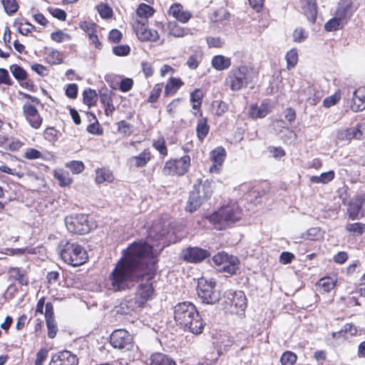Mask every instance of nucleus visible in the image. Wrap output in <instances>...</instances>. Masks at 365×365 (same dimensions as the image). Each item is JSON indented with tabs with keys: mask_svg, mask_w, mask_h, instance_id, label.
<instances>
[{
	"mask_svg": "<svg viewBox=\"0 0 365 365\" xmlns=\"http://www.w3.org/2000/svg\"><path fill=\"white\" fill-rule=\"evenodd\" d=\"M153 246L148 242H135L123 250V257L116 263L108 278V289L121 292L131 289L140 279V271L152 255Z\"/></svg>",
	"mask_w": 365,
	"mask_h": 365,
	"instance_id": "1",
	"label": "nucleus"
},
{
	"mask_svg": "<svg viewBox=\"0 0 365 365\" xmlns=\"http://www.w3.org/2000/svg\"><path fill=\"white\" fill-rule=\"evenodd\" d=\"M174 319L184 331L197 335L202 332L205 323L196 307L190 302H183L174 307Z\"/></svg>",
	"mask_w": 365,
	"mask_h": 365,
	"instance_id": "2",
	"label": "nucleus"
},
{
	"mask_svg": "<svg viewBox=\"0 0 365 365\" xmlns=\"http://www.w3.org/2000/svg\"><path fill=\"white\" fill-rule=\"evenodd\" d=\"M144 264V269L140 271L141 282L138 286L135 297L139 301V304L143 307L146 302L151 299L155 294V267L153 254L149 255V258Z\"/></svg>",
	"mask_w": 365,
	"mask_h": 365,
	"instance_id": "3",
	"label": "nucleus"
},
{
	"mask_svg": "<svg viewBox=\"0 0 365 365\" xmlns=\"http://www.w3.org/2000/svg\"><path fill=\"white\" fill-rule=\"evenodd\" d=\"M58 250L62 260L73 267L83 264L88 257L86 250L76 242L62 240Z\"/></svg>",
	"mask_w": 365,
	"mask_h": 365,
	"instance_id": "4",
	"label": "nucleus"
},
{
	"mask_svg": "<svg viewBox=\"0 0 365 365\" xmlns=\"http://www.w3.org/2000/svg\"><path fill=\"white\" fill-rule=\"evenodd\" d=\"M242 215V209L237 203L232 202L221 207L209 217V220L216 229L223 230L240 220Z\"/></svg>",
	"mask_w": 365,
	"mask_h": 365,
	"instance_id": "5",
	"label": "nucleus"
},
{
	"mask_svg": "<svg viewBox=\"0 0 365 365\" xmlns=\"http://www.w3.org/2000/svg\"><path fill=\"white\" fill-rule=\"evenodd\" d=\"M252 81V73L248 67L233 68L225 79L226 85L232 91H237L246 88Z\"/></svg>",
	"mask_w": 365,
	"mask_h": 365,
	"instance_id": "6",
	"label": "nucleus"
},
{
	"mask_svg": "<svg viewBox=\"0 0 365 365\" xmlns=\"http://www.w3.org/2000/svg\"><path fill=\"white\" fill-rule=\"evenodd\" d=\"M222 304L226 312L243 314L247 307V298L242 291L227 290L223 295Z\"/></svg>",
	"mask_w": 365,
	"mask_h": 365,
	"instance_id": "7",
	"label": "nucleus"
},
{
	"mask_svg": "<svg viewBox=\"0 0 365 365\" xmlns=\"http://www.w3.org/2000/svg\"><path fill=\"white\" fill-rule=\"evenodd\" d=\"M197 293L201 302L206 304H214L221 298V292L217 289L215 281L204 277L198 279Z\"/></svg>",
	"mask_w": 365,
	"mask_h": 365,
	"instance_id": "8",
	"label": "nucleus"
},
{
	"mask_svg": "<svg viewBox=\"0 0 365 365\" xmlns=\"http://www.w3.org/2000/svg\"><path fill=\"white\" fill-rule=\"evenodd\" d=\"M212 261L219 272H223L228 274H234L239 269L240 261L233 255L222 252H218L212 257Z\"/></svg>",
	"mask_w": 365,
	"mask_h": 365,
	"instance_id": "9",
	"label": "nucleus"
},
{
	"mask_svg": "<svg viewBox=\"0 0 365 365\" xmlns=\"http://www.w3.org/2000/svg\"><path fill=\"white\" fill-rule=\"evenodd\" d=\"M65 224L68 232L73 234L85 235L91 230L88 216L76 214L66 217Z\"/></svg>",
	"mask_w": 365,
	"mask_h": 365,
	"instance_id": "10",
	"label": "nucleus"
},
{
	"mask_svg": "<svg viewBox=\"0 0 365 365\" xmlns=\"http://www.w3.org/2000/svg\"><path fill=\"white\" fill-rule=\"evenodd\" d=\"M190 165V158L185 155L178 159L168 160L163 168V173L165 175H183L187 173Z\"/></svg>",
	"mask_w": 365,
	"mask_h": 365,
	"instance_id": "11",
	"label": "nucleus"
},
{
	"mask_svg": "<svg viewBox=\"0 0 365 365\" xmlns=\"http://www.w3.org/2000/svg\"><path fill=\"white\" fill-rule=\"evenodd\" d=\"M110 344L115 349L123 351H129L133 346L132 335L125 329H116L110 336Z\"/></svg>",
	"mask_w": 365,
	"mask_h": 365,
	"instance_id": "12",
	"label": "nucleus"
},
{
	"mask_svg": "<svg viewBox=\"0 0 365 365\" xmlns=\"http://www.w3.org/2000/svg\"><path fill=\"white\" fill-rule=\"evenodd\" d=\"M336 137L341 140L363 138L365 137V120L359 123L356 128H342L339 130L337 132Z\"/></svg>",
	"mask_w": 365,
	"mask_h": 365,
	"instance_id": "13",
	"label": "nucleus"
},
{
	"mask_svg": "<svg viewBox=\"0 0 365 365\" xmlns=\"http://www.w3.org/2000/svg\"><path fill=\"white\" fill-rule=\"evenodd\" d=\"M210 256V253L206 250L194 247H187L182 251V258L190 263H198L202 262Z\"/></svg>",
	"mask_w": 365,
	"mask_h": 365,
	"instance_id": "14",
	"label": "nucleus"
},
{
	"mask_svg": "<svg viewBox=\"0 0 365 365\" xmlns=\"http://www.w3.org/2000/svg\"><path fill=\"white\" fill-rule=\"evenodd\" d=\"M22 109L24 115L30 126L32 128L38 129L42 124L43 118L37 108L30 103H25Z\"/></svg>",
	"mask_w": 365,
	"mask_h": 365,
	"instance_id": "15",
	"label": "nucleus"
},
{
	"mask_svg": "<svg viewBox=\"0 0 365 365\" xmlns=\"http://www.w3.org/2000/svg\"><path fill=\"white\" fill-rule=\"evenodd\" d=\"M354 11L352 0H340L334 15L347 24Z\"/></svg>",
	"mask_w": 365,
	"mask_h": 365,
	"instance_id": "16",
	"label": "nucleus"
},
{
	"mask_svg": "<svg viewBox=\"0 0 365 365\" xmlns=\"http://www.w3.org/2000/svg\"><path fill=\"white\" fill-rule=\"evenodd\" d=\"M77 356L69 351H60L53 355L49 365H78Z\"/></svg>",
	"mask_w": 365,
	"mask_h": 365,
	"instance_id": "17",
	"label": "nucleus"
},
{
	"mask_svg": "<svg viewBox=\"0 0 365 365\" xmlns=\"http://www.w3.org/2000/svg\"><path fill=\"white\" fill-rule=\"evenodd\" d=\"M226 156V151L222 147H217L210 153L212 165L209 168L210 173H219Z\"/></svg>",
	"mask_w": 365,
	"mask_h": 365,
	"instance_id": "18",
	"label": "nucleus"
},
{
	"mask_svg": "<svg viewBox=\"0 0 365 365\" xmlns=\"http://www.w3.org/2000/svg\"><path fill=\"white\" fill-rule=\"evenodd\" d=\"M300 8L307 20L314 23L317 16V8L315 0H299Z\"/></svg>",
	"mask_w": 365,
	"mask_h": 365,
	"instance_id": "19",
	"label": "nucleus"
},
{
	"mask_svg": "<svg viewBox=\"0 0 365 365\" xmlns=\"http://www.w3.org/2000/svg\"><path fill=\"white\" fill-rule=\"evenodd\" d=\"M143 306L139 304V301L135 298L125 299L116 307V312L120 314H131L136 312L138 308H143Z\"/></svg>",
	"mask_w": 365,
	"mask_h": 365,
	"instance_id": "20",
	"label": "nucleus"
},
{
	"mask_svg": "<svg viewBox=\"0 0 365 365\" xmlns=\"http://www.w3.org/2000/svg\"><path fill=\"white\" fill-rule=\"evenodd\" d=\"M351 109L354 112L365 109V86L359 87L354 91Z\"/></svg>",
	"mask_w": 365,
	"mask_h": 365,
	"instance_id": "21",
	"label": "nucleus"
},
{
	"mask_svg": "<svg viewBox=\"0 0 365 365\" xmlns=\"http://www.w3.org/2000/svg\"><path fill=\"white\" fill-rule=\"evenodd\" d=\"M197 195L209 199L213 192V182L209 180H197L194 184L193 190Z\"/></svg>",
	"mask_w": 365,
	"mask_h": 365,
	"instance_id": "22",
	"label": "nucleus"
},
{
	"mask_svg": "<svg viewBox=\"0 0 365 365\" xmlns=\"http://www.w3.org/2000/svg\"><path fill=\"white\" fill-rule=\"evenodd\" d=\"M168 14L182 24L187 23L192 17V14L188 11H184L180 4H173L169 9Z\"/></svg>",
	"mask_w": 365,
	"mask_h": 365,
	"instance_id": "23",
	"label": "nucleus"
},
{
	"mask_svg": "<svg viewBox=\"0 0 365 365\" xmlns=\"http://www.w3.org/2000/svg\"><path fill=\"white\" fill-rule=\"evenodd\" d=\"M324 232L321 228L311 227L299 236H296L294 239L297 242H300L302 240L319 241L324 238Z\"/></svg>",
	"mask_w": 365,
	"mask_h": 365,
	"instance_id": "24",
	"label": "nucleus"
},
{
	"mask_svg": "<svg viewBox=\"0 0 365 365\" xmlns=\"http://www.w3.org/2000/svg\"><path fill=\"white\" fill-rule=\"evenodd\" d=\"M112 95V92L107 88L101 89L99 92L100 101L104 106L105 113L107 116L110 115L115 110Z\"/></svg>",
	"mask_w": 365,
	"mask_h": 365,
	"instance_id": "25",
	"label": "nucleus"
},
{
	"mask_svg": "<svg viewBox=\"0 0 365 365\" xmlns=\"http://www.w3.org/2000/svg\"><path fill=\"white\" fill-rule=\"evenodd\" d=\"M365 201V197L363 195L356 196L355 200L351 202L347 209V213L349 219L355 220L359 219V212L362 208L363 204Z\"/></svg>",
	"mask_w": 365,
	"mask_h": 365,
	"instance_id": "26",
	"label": "nucleus"
},
{
	"mask_svg": "<svg viewBox=\"0 0 365 365\" xmlns=\"http://www.w3.org/2000/svg\"><path fill=\"white\" fill-rule=\"evenodd\" d=\"M271 110L269 103L263 102L259 106L252 105L250 107V115L252 118H262L265 117Z\"/></svg>",
	"mask_w": 365,
	"mask_h": 365,
	"instance_id": "27",
	"label": "nucleus"
},
{
	"mask_svg": "<svg viewBox=\"0 0 365 365\" xmlns=\"http://www.w3.org/2000/svg\"><path fill=\"white\" fill-rule=\"evenodd\" d=\"M150 160V153L145 150L137 156H132L128 159V163L130 167L141 168L144 167Z\"/></svg>",
	"mask_w": 365,
	"mask_h": 365,
	"instance_id": "28",
	"label": "nucleus"
},
{
	"mask_svg": "<svg viewBox=\"0 0 365 365\" xmlns=\"http://www.w3.org/2000/svg\"><path fill=\"white\" fill-rule=\"evenodd\" d=\"M207 200L208 199L200 196L197 192L192 190L188 197L186 210L190 212H193Z\"/></svg>",
	"mask_w": 365,
	"mask_h": 365,
	"instance_id": "29",
	"label": "nucleus"
},
{
	"mask_svg": "<svg viewBox=\"0 0 365 365\" xmlns=\"http://www.w3.org/2000/svg\"><path fill=\"white\" fill-rule=\"evenodd\" d=\"M212 66L217 71H224L231 66V59L222 55L215 56L211 61Z\"/></svg>",
	"mask_w": 365,
	"mask_h": 365,
	"instance_id": "30",
	"label": "nucleus"
},
{
	"mask_svg": "<svg viewBox=\"0 0 365 365\" xmlns=\"http://www.w3.org/2000/svg\"><path fill=\"white\" fill-rule=\"evenodd\" d=\"M150 365H176V364L169 356L158 352L151 355Z\"/></svg>",
	"mask_w": 365,
	"mask_h": 365,
	"instance_id": "31",
	"label": "nucleus"
},
{
	"mask_svg": "<svg viewBox=\"0 0 365 365\" xmlns=\"http://www.w3.org/2000/svg\"><path fill=\"white\" fill-rule=\"evenodd\" d=\"M182 84L183 83L180 78L171 77L165 87V96H173Z\"/></svg>",
	"mask_w": 365,
	"mask_h": 365,
	"instance_id": "32",
	"label": "nucleus"
},
{
	"mask_svg": "<svg viewBox=\"0 0 365 365\" xmlns=\"http://www.w3.org/2000/svg\"><path fill=\"white\" fill-rule=\"evenodd\" d=\"M96 182L98 184L112 182L114 180L113 173L108 169L98 168L96 170Z\"/></svg>",
	"mask_w": 365,
	"mask_h": 365,
	"instance_id": "33",
	"label": "nucleus"
},
{
	"mask_svg": "<svg viewBox=\"0 0 365 365\" xmlns=\"http://www.w3.org/2000/svg\"><path fill=\"white\" fill-rule=\"evenodd\" d=\"M230 13L223 8H220L211 12L209 15L210 21L213 23H222L228 19Z\"/></svg>",
	"mask_w": 365,
	"mask_h": 365,
	"instance_id": "34",
	"label": "nucleus"
},
{
	"mask_svg": "<svg viewBox=\"0 0 365 365\" xmlns=\"http://www.w3.org/2000/svg\"><path fill=\"white\" fill-rule=\"evenodd\" d=\"M292 37L294 43H302L309 38V31L302 26H297L294 29Z\"/></svg>",
	"mask_w": 365,
	"mask_h": 365,
	"instance_id": "35",
	"label": "nucleus"
},
{
	"mask_svg": "<svg viewBox=\"0 0 365 365\" xmlns=\"http://www.w3.org/2000/svg\"><path fill=\"white\" fill-rule=\"evenodd\" d=\"M346 24V23L334 15L333 18L330 19L324 24V29L327 31H336L341 29Z\"/></svg>",
	"mask_w": 365,
	"mask_h": 365,
	"instance_id": "36",
	"label": "nucleus"
},
{
	"mask_svg": "<svg viewBox=\"0 0 365 365\" xmlns=\"http://www.w3.org/2000/svg\"><path fill=\"white\" fill-rule=\"evenodd\" d=\"M53 175L61 187H66L72 182V178L70 177L69 173L63 170H55Z\"/></svg>",
	"mask_w": 365,
	"mask_h": 365,
	"instance_id": "37",
	"label": "nucleus"
},
{
	"mask_svg": "<svg viewBox=\"0 0 365 365\" xmlns=\"http://www.w3.org/2000/svg\"><path fill=\"white\" fill-rule=\"evenodd\" d=\"M336 280L332 277H327L319 279L317 283L320 292H329L336 285Z\"/></svg>",
	"mask_w": 365,
	"mask_h": 365,
	"instance_id": "38",
	"label": "nucleus"
},
{
	"mask_svg": "<svg viewBox=\"0 0 365 365\" xmlns=\"http://www.w3.org/2000/svg\"><path fill=\"white\" fill-rule=\"evenodd\" d=\"M287 61V68L291 70L294 68L298 63V51L297 49L293 48L287 52L285 55Z\"/></svg>",
	"mask_w": 365,
	"mask_h": 365,
	"instance_id": "39",
	"label": "nucleus"
},
{
	"mask_svg": "<svg viewBox=\"0 0 365 365\" xmlns=\"http://www.w3.org/2000/svg\"><path fill=\"white\" fill-rule=\"evenodd\" d=\"M154 12L155 10L153 7L144 3L140 4L136 9V14L139 17L145 19L151 17L154 14Z\"/></svg>",
	"mask_w": 365,
	"mask_h": 365,
	"instance_id": "40",
	"label": "nucleus"
},
{
	"mask_svg": "<svg viewBox=\"0 0 365 365\" xmlns=\"http://www.w3.org/2000/svg\"><path fill=\"white\" fill-rule=\"evenodd\" d=\"M83 103L88 106H94L98 100V95L95 90L88 88L83 93Z\"/></svg>",
	"mask_w": 365,
	"mask_h": 365,
	"instance_id": "41",
	"label": "nucleus"
},
{
	"mask_svg": "<svg viewBox=\"0 0 365 365\" xmlns=\"http://www.w3.org/2000/svg\"><path fill=\"white\" fill-rule=\"evenodd\" d=\"M168 34L170 36L180 38L187 34V30L178 25L175 22L168 24Z\"/></svg>",
	"mask_w": 365,
	"mask_h": 365,
	"instance_id": "42",
	"label": "nucleus"
},
{
	"mask_svg": "<svg viewBox=\"0 0 365 365\" xmlns=\"http://www.w3.org/2000/svg\"><path fill=\"white\" fill-rule=\"evenodd\" d=\"M334 178V172L329 170L326 173H322L320 175L312 176L310 180L314 183H328L331 181Z\"/></svg>",
	"mask_w": 365,
	"mask_h": 365,
	"instance_id": "43",
	"label": "nucleus"
},
{
	"mask_svg": "<svg viewBox=\"0 0 365 365\" xmlns=\"http://www.w3.org/2000/svg\"><path fill=\"white\" fill-rule=\"evenodd\" d=\"M196 131L198 138L202 140L209 132V126L206 118H202L198 120Z\"/></svg>",
	"mask_w": 365,
	"mask_h": 365,
	"instance_id": "44",
	"label": "nucleus"
},
{
	"mask_svg": "<svg viewBox=\"0 0 365 365\" xmlns=\"http://www.w3.org/2000/svg\"><path fill=\"white\" fill-rule=\"evenodd\" d=\"M345 230L349 233L359 236L365 232V224L361 222L347 223Z\"/></svg>",
	"mask_w": 365,
	"mask_h": 365,
	"instance_id": "45",
	"label": "nucleus"
},
{
	"mask_svg": "<svg viewBox=\"0 0 365 365\" xmlns=\"http://www.w3.org/2000/svg\"><path fill=\"white\" fill-rule=\"evenodd\" d=\"M9 277L18 281L21 284L26 285L28 282L24 278V274L19 267H11L9 269Z\"/></svg>",
	"mask_w": 365,
	"mask_h": 365,
	"instance_id": "46",
	"label": "nucleus"
},
{
	"mask_svg": "<svg viewBox=\"0 0 365 365\" xmlns=\"http://www.w3.org/2000/svg\"><path fill=\"white\" fill-rule=\"evenodd\" d=\"M10 71L13 76L18 81H24L27 78L26 71L17 64L11 65Z\"/></svg>",
	"mask_w": 365,
	"mask_h": 365,
	"instance_id": "47",
	"label": "nucleus"
},
{
	"mask_svg": "<svg viewBox=\"0 0 365 365\" xmlns=\"http://www.w3.org/2000/svg\"><path fill=\"white\" fill-rule=\"evenodd\" d=\"M202 92L200 89H195L190 94V101L192 103V108L198 110L202 104Z\"/></svg>",
	"mask_w": 365,
	"mask_h": 365,
	"instance_id": "48",
	"label": "nucleus"
},
{
	"mask_svg": "<svg viewBox=\"0 0 365 365\" xmlns=\"http://www.w3.org/2000/svg\"><path fill=\"white\" fill-rule=\"evenodd\" d=\"M2 4L6 13L9 15L15 14L19 9V5L16 0H2Z\"/></svg>",
	"mask_w": 365,
	"mask_h": 365,
	"instance_id": "49",
	"label": "nucleus"
},
{
	"mask_svg": "<svg viewBox=\"0 0 365 365\" xmlns=\"http://www.w3.org/2000/svg\"><path fill=\"white\" fill-rule=\"evenodd\" d=\"M15 24L18 26L19 32L24 36L31 32L35 29V26L27 21H15Z\"/></svg>",
	"mask_w": 365,
	"mask_h": 365,
	"instance_id": "50",
	"label": "nucleus"
},
{
	"mask_svg": "<svg viewBox=\"0 0 365 365\" xmlns=\"http://www.w3.org/2000/svg\"><path fill=\"white\" fill-rule=\"evenodd\" d=\"M297 356L292 351H285L280 358L282 365H293L297 361Z\"/></svg>",
	"mask_w": 365,
	"mask_h": 365,
	"instance_id": "51",
	"label": "nucleus"
},
{
	"mask_svg": "<svg viewBox=\"0 0 365 365\" xmlns=\"http://www.w3.org/2000/svg\"><path fill=\"white\" fill-rule=\"evenodd\" d=\"M48 58L51 64H59L63 61V55L57 50L51 49L48 51Z\"/></svg>",
	"mask_w": 365,
	"mask_h": 365,
	"instance_id": "52",
	"label": "nucleus"
},
{
	"mask_svg": "<svg viewBox=\"0 0 365 365\" xmlns=\"http://www.w3.org/2000/svg\"><path fill=\"white\" fill-rule=\"evenodd\" d=\"M66 166L68 168L73 174H79L82 173L85 168L83 162L78 160L68 162Z\"/></svg>",
	"mask_w": 365,
	"mask_h": 365,
	"instance_id": "53",
	"label": "nucleus"
},
{
	"mask_svg": "<svg viewBox=\"0 0 365 365\" xmlns=\"http://www.w3.org/2000/svg\"><path fill=\"white\" fill-rule=\"evenodd\" d=\"M118 131L125 136H129L133 133V125L125 120L118 123Z\"/></svg>",
	"mask_w": 365,
	"mask_h": 365,
	"instance_id": "54",
	"label": "nucleus"
},
{
	"mask_svg": "<svg viewBox=\"0 0 365 365\" xmlns=\"http://www.w3.org/2000/svg\"><path fill=\"white\" fill-rule=\"evenodd\" d=\"M98 11L103 19H108L112 16L113 10L106 4H101L98 6Z\"/></svg>",
	"mask_w": 365,
	"mask_h": 365,
	"instance_id": "55",
	"label": "nucleus"
},
{
	"mask_svg": "<svg viewBox=\"0 0 365 365\" xmlns=\"http://www.w3.org/2000/svg\"><path fill=\"white\" fill-rule=\"evenodd\" d=\"M46 322L48 329V336L51 339H53L58 331L56 322L54 319H47Z\"/></svg>",
	"mask_w": 365,
	"mask_h": 365,
	"instance_id": "56",
	"label": "nucleus"
},
{
	"mask_svg": "<svg viewBox=\"0 0 365 365\" xmlns=\"http://www.w3.org/2000/svg\"><path fill=\"white\" fill-rule=\"evenodd\" d=\"M133 26L138 38L143 41V37L145 36V32L148 29L147 26L143 23L137 21Z\"/></svg>",
	"mask_w": 365,
	"mask_h": 365,
	"instance_id": "57",
	"label": "nucleus"
},
{
	"mask_svg": "<svg viewBox=\"0 0 365 365\" xmlns=\"http://www.w3.org/2000/svg\"><path fill=\"white\" fill-rule=\"evenodd\" d=\"M340 98V94L336 92L334 95L330 96L324 100L323 106L326 108H330L331 106L336 105Z\"/></svg>",
	"mask_w": 365,
	"mask_h": 365,
	"instance_id": "58",
	"label": "nucleus"
},
{
	"mask_svg": "<svg viewBox=\"0 0 365 365\" xmlns=\"http://www.w3.org/2000/svg\"><path fill=\"white\" fill-rule=\"evenodd\" d=\"M48 354V351L46 348L41 349L36 354L35 365H43Z\"/></svg>",
	"mask_w": 365,
	"mask_h": 365,
	"instance_id": "59",
	"label": "nucleus"
},
{
	"mask_svg": "<svg viewBox=\"0 0 365 365\" xmlns=\"http://www.w3.org/2000/svg\"><path fill=\"white\" fill-rule=\"evenodd\" d=\"M162 88L163 86L161 84H156L150 92L148 98V102H156L162 92Z\"/></svg>",
	"mask_w": 365,
	"mask_h": 365,
	"instance_id": "60",
	"label": "nucleus"
},
{
	"mask_svg": "<svg viewBox=\"0 0 365 365\" xmlns=\"http://www.w3.org/2000/svg\"><path fill=\"white\" fill-rule=\"evenodd\" d=\"M130 51L128 45H120L113 48V52L115 56H125L129 54Z\"/></svg>",
	"mask_w": 365,
	"mask_h": 365,
	"instance_id": "61",
	"label": "nucleus"
},
{
	"mask_svg": "<svg viewBox=\"0 0 365 365\" xmlns=\"http://www.w3.org/2000/svg\"><path fill=\"white\" fill-rule=\"evenodd\" d=\"M200 55L197 53L192 54L187 59L186 64L190 69H196L199 66V59Z\"/></svg>",
	"mask_w": 365,
	"mask_h": 365,
	"instance_id": "62",
	"label": "nucleus"
},
{
	"mask_svg": "<svg viewBox=\"0 0 365 365\" xmlns=\"http://www.w3.org/2000/svg\"><path fill=\"white\" fill-rule=\"evenodd\" d=\"M44 138L49 142L57 140V130L53 128H47L43 132Z\"/></svg>",
	"mask_w": 365,
	"mask_h": 365,
	"instance_id": "63",
	"label": "nucleus"
},
{
	"mask_svg": "<svg viewBox=\"0 0 365 365\" xmlns=\"http://www.w3.org/2000/svg\"><path fill=\"white\" fill-rule=\"evenodd\" d=\"M1 83L7 86H11L13 83L8 71L5 68H0V84Z\"/></svg>",
	"mask_w": 365,
	"mask_h": 365,
	"instance_id": "64",
	"label": "nucleus"
}]
</instances>
